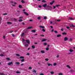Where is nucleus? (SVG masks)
Here are the masks:
<instances>
[{
    "label": "nucleus",
    "mask_w": 75,
    "mask_h": 75,
    "mask_svg": "<svg viewBox=\"0 0 75 75\" xmlns=\"http://www.w3.org/2000/svg\"><path fill=\"white\" fill-rule=\"evenodd\" d=\"M55 21H57L58 22H59V21H61V20H57V19H56V20H55Z\"/></svg>",
    "instance_id": "5701e85b"
},
{
    "label": "nucleus",
    "mask_w": 75,
    "mask_h": 75,
    "mask_svg": "<svg viewBox=\"0 0 75 75\" xmlns=\"http://www.w3.org/2000/svg\"><path fill=\"white\" fill-rule=\"evenodd\" d=\"M45 60L46 61H49V59H48V58H46L45 59Z\"/></svg>",
    "instance_id": "72a5a7b5"
},
{
    "label": "nucleus",
    "mask_w": 75,
    "mask_h": 75,
    "mask_svg": "<svg viewBox=\"0 0 75 75\" xmlns=\"http://www.w3.org/2000/svg\"><path fill=\"white\" fill-rule=\"evenodd\" d=\"M59 75H63V73H59Z\"/></svg>",
    "instance_id": "c85d7f7f"
},
{
    "label": "nucleus",
    "mask_w": 75,
    "mask_h": 75,
    "mask_svg": "<svg viewBox=\"0 0 75 75\" xmlns=\"http://www.w3.org/2000/svg\"><path fill=\"white\" fill-rule=\"evenodd\" d=\"M40 28H45L44 26H40Z\"/></svg>",
    "instance_id": "dca6fc26"
},
{
    "label": "nucleus",
    "mask_w": 75,
    "mask_h": 75,
    "mask_svg": "<svg viewBox=\"0 0 75 75\" xmlns=\"http://www.w3.org/2000/svg\"><path fill=\"white\" fill-rule=\"evenodd\" d=\"M54 33H58V32H57V31H54Z\"/></svg>",
    "instance_id": "6e6d98bb"
},
{
    "label": "nucleus",
    "mask_w": 75,
    "mask_h": 75,
    "mask_svg": "<svg viewBox=\"0 0 75 75\" xmlns=\"http://www.w3.org/2000/svg\"><path fill=\"white\" fill-rule=\"evenodd\" d=\"M7 15V13H4L3 14V15L4 16H6V15Z\"/></svg>",
    "instance_id": "a18cd8bd"
},
{
    "label": "nucleus",
    "mask_w": 75,
    "mask_h": 75,
    "mask_svg": "<svg viewBox=\"0 0 75 75\" xmlns=\"http://www.w3.org/2000/svg\"><path fill=\"white\" fill-rule=\"evenodd\" d=\"M0 56L1 57H3V56H4V54H0Z\"/></svg>",
    "instance_id": "c756f323"
},
{
    "label": "nucleus",
    "mask_w": 75,
    "mask_h": 75,
    "mask_svg": "<svg viewBox=\"0 0 75 75\" xmlns=\"http://www.w3.org/2000/svg\"><path fill=\"white\" fill-rule=\"evenodd\" d=\"M16 55L17 57H20V55L19 54H16Z\"/></svg>",
    "instance_id": "a878e982"
},
{
    "label": "nucleus",
    "mask_w": 75,
    "mask_h": 75,
    "mask_svg": "<svg viewBox=\"0 0 75 75\" xmlns=\"http://www.w3.org/2000/svg\"><path fill=\"white\" fill-rule=\"evenodd\" d=\"M38 20H40L41 19V17L40 16L38 18Z\"/></svg>",
    "instance_id": "ea45409f"
},
{
    "label": "nucleus",
    "mask_w": 75,
    "mask_h": 75,
    "mask_svg": "<svg viewBox=\"0 0 75 75\" xmlns=\"http://www.w3.org/2000/svg\"><path fill=\"white\" fill-rule=\"evenodd\" d=\"M70 52H73L74 51V50H73L72 49H70L69 50Z\"/></svg>",
    "instance_id": "aec40b11"
},
{
    "label": "nucleus",
    "mask_w": 75,
    "mask_h": 75,
    "mask_svg": "<svg viewBox=\"0 0 75 75\" xmlns=\"http://www.w3.org/2000/svg\"><path fill=\"white\" fill-rule=\"evenodd\" d=\"M47 43H44V45H47Z\"/></svg>",
    "instance_id": "49530a36"
},
{
    "label": "nucleus",
    "mask_w": 75,
    "mask_h": 75,
    "mask_svg": "<svg viewBox=\"0 0 75 75\" xmlns=\"http://www.w3.org/2000/svg\"><path fill=\"white\" fill-rule=\"evenodd\" d=\"M28 69H30V70H31L32 69V67H29Z\"/></svg>",
    "instance_id": "473e14b6"
},
{
    "label": "nucleus",
    "mask_w": 75,
    "mask_h": 75,
    "mask_svg": "<svg viewBox=\"0 0 75 75\" xmlns=\"http://www.w3.org/2000/svg\"><path fill=\"white\" fill-rule=\"evenodd\" d=\"M14 2L13 1H11V3H13V4H14Z\"/></svg>",
    "instance_id": "864d4df0"
},
{
    "label": "nucleus",
    "mask_w": 75,
    "mask_h": 75,
    "mask_svg": "<svg viewBox=\"0 0 75 75\" xmlns=\"http://www.w3.org/2000/svg\"><path fill=\"white\" fill-rule=\"evenodd\" d=\"M32 49H35V47L34 45L32 46Z\"/></svg>",
    "instance_id": "4468645a"
},
{
    "label": "nucleus",
    "mask_w": 75,
    "mask_h": 75,
    "mask_svg": "<svg viewBox=\"0 0 75 75\" xmlns=\"http://www.w3.org/2000/svg\"><path fill=\"white\" fill-rule=\"evenodd\" d=\"M2 20V18H1V17H0V21Z\"/></svg>",
    "instance_id": "603ef678"
},
{
    "label": "nucleus",
    "mask_w": 75,
    "mask_h": 75,
    "mask_svg": "<svg viewBox=\"0 0 75 75\" xmlns=\"http://www.w3.org/2000/svg\"><path fill=\"white\" fill-rule=\"evenodd\" d=\"M22 42H23V45H25L26 47H28V44H25V40L23 38L22 39Z\"/></svg>",
    "instance_id": "f257e3e1"
},
{
    "label": "nucleus",
    "mask_w": 75,
    "mask_h": 75,
    "mask_svg": "<svg viewBox=\"0 0 75 75\" xmlns=\"http://www.w3.org/2000/svg\"><path fill=\"white\" fill-rule=\"evenodd\" d=\"M13 4H17V3L16 2H14V3Z\"/></svg>",
    "instance_id": "e2e57ef3"
},
{
    "label": "nucleus",
    "mask_w": 75,
    "mask_h": 75,
    "mask_svg": "<svg viewBox=\"0 0 75 75\" xmlns=\"http://www.w3.org/2000/svg\"><path fill=\"white\" fill-rule=\"evenodd\" d=\"M42 31H43V32H45V30L44 29H43Z\"/></svg>",
    "instance_id": "a19ab883"
},
{
    "label": "nucleus",
    "mask_w": 75,
    "mask_h": 75,
    "mask_svg": "<svg viewBox=\"0 0 75 75\" xmlns=\"http://www.w3.org/2000/svg\"><path fill=\"white\" fill-rule=\"evenodd\" d=\"M68 39V37H65V38H64V41H67Z\"/></svg>",
    "instance_id": "0eeeda50"
},
{
    "label": "nucleus",
    "mask_w": 75,
    "mask_h": 75,
    "mask_svg": "<svg viewBox=\"0 0 75 75\" xmlns=\"http://www.w3.org/2000/svg\"><path fill=\"white\" fill-rule=\"evenodd\" d=\"M61 35L60 34L57 35V37H58V38H59V37H61Z\"/></svg>",
    "instance_id": "ddd939ff"
},
{
    "label": "nucleus",
    "mask_w": 75,
    "mask_h": 75,
    "mask_svg": "<svg viewBox=\"0 0 75 75\" xmlns=\"http://www.w3.org/2000/svg\"><path fill=\"white\" fill-rule=\"evenodd\" d=\"M24 14H25L26 15V16H28L29 15L28 13H27L26 12H24Z\"/></svg>",
    "instance_id": "9b49d317"
},
{
    "label": "nucleus",
    "mask_w": 75,
    "mask_h": 75,
    "mask_svg": "<svg viewBox=\"0 0 75 75\" xmlns=\"http://www.w3.org/2000/svg\"><path fill=\"white\" fill-rule=\"evenodd\" d=\"M53 7H54V9L55 8H56V6H53Z\"/></svg>",
    "instance_id": "bf43d9fd"
},
{
    "label": "nucleus",
    "mask_w": 75,
    "mask_h": 75,
    "mask_svg": "<svg viewBox=\"0 0 75 75\" xmlns=\"http://www.w3.org/2000/svg\"><path fill=\"white\" fill-rule=\"evenodd\" d=\"M20 58L21 59H24V57L23 56H21L20 57Z\"/></svg>",
    "instance_id": "393cba45"
},
{
    "label": "nucleus",
    "mask_w": 75,
    "mask_h": 75,
    "mask_svg": "<svg viewBox=\"0 0 75 75\" xmlns=\"http://www.w3.org/2000/svg\"><path fill=\"white\" fill-rule=\"evenodd\" d=\"M66 67H67V68H69V69H71V67L69 65H67L66 66Z\"/></svg>",
    "instance_id": "6e6552de"
},
{
    "label": "nucleus",
    "mask_w": 75,
    "mask_h": 75,
    "mask_svg": "<svg viewBox=\"0 0 75 75\" xmlns=\"http://www.w3.org/2000/svg\"><path fill=\"white\" fill-rule=\"evenodd\" d=\"M53 65L54 67H55V66H57V64L56 63H54L53 64Z\"/></svg>",
    "instance_id": "f8f14e48"
},
{
    "label": "nucleus",
    "mask_w": 75,
    "mask_h": 75,
    "mask_svg": "<svg viewBox=\"0 0 75 75\" xmlns=\"http://www.w3.org/2000/svg\"><path fill=\"white\" fill-rule=\"evenodd\" d=\"M6 59L7 60V61H10L11 60L10 58L8 57L6 58Z\"/></svg>",
    "instance_id": "2eb2a0df"
},
{
    "label": "nucleus",
    "mask_w": 75,
    "mask_h": 75,
    "mask_svg": "<svg viewBox=\"0 0 75 75\" xmlns=\"http://www.w3.org/2000/svg\"><path fill=\"white\" fill-rule=\"evenodd\" d=\"M21 66H23V65H24V64H21Z\"/></svg>",
    "instance_id": "0e129e2a"
},
{
    "label": "nucleus",
    "mask_w": 75,
    "mask_h": 75,
    "mask_svg": "<svg viewBox=\"0 0 75 75\" xmlns=\"http://www.w3.org/2000/svg\"><path fill=\"white\" fill-rule=\"evenodd\" d=\"M50 73L52 75L54 74V72L53 71H52L50 72Z\"/></svg>",
    "instance_id": "412c9836"
},
{
    "label": "nucleus",
    "mask_w": 75,
    "mask_h": 75,
    "mask_svg": "<svg viewBox=\"0 0 75 75\" xmlns=\"http://www.w3.org/2000/svg\"><path fill=\"white\" fill-rule=\"evenodd\" d=\"M26 42H27V43L28 44H30V40H25Z\"/></svg>",
    "instance_id": "423d86ee"
},
{
    "label": "nucleus",
    "mask_w": 75,
    "mask_h": 75,
    "mask_svg": "<svg viewBox=\"0 0 75 75\" xmlns=\"http://www.w3.org/2000/svg\"><path fill=\"white\" fill-rule=\"evenodd\" d=\"M15 64H17L18 65H19V64H20V63L18 62H16Z\"/></svg>",
    "instance_id": "a211bd4d"
},
{
    "label": "nucleus",
    "mask_w": 75,
    "mask_h": 75,
    "mask_svg": "<svg viewBox=\"0 0 75 75\" xmlns=\"http://www.w3.org/2000/svg\"><path fill=\"white\" fill-rule=\"evenodd\" d=\"M71 26L73 27H75V26L73 24L71 25Z\"/></svg>",
    "instance_id": "5fc2aeb1"
},
{
    "label": "nucleus",
    "mask_w": 75,
    "mask_h": 75,
    "mask_svg": "<svg viewBox=\"0 0 75 75\" xmlns=\"http://www.w3.org/2000/svg\"><path fill=\"white\" fill-rule=\"evenodd\" d=\"M42 8V5H39L38 6V10H40L41 9H39V8Z\"/></svg>",
    "instance_id": "f03ea898"
},
{
    "label": "nucleus",
    "mask_w": 75,
    "mask_h": 75,
    "mask_svg": "<svg viewBox=\"0 0 75 75\" xmlns=\"http://www.w3.org/2000/svg\"><path fill=\"white\" fill-rule=\"evenodd\" d=\"M27 55H30V54L29 53H28L26 54Z\"/></svg>",
    "instance_id": "13d9d810"
},
{
    "label": "nucleus",
    "mask_w": 75,
    "mask_h": 75,
    "mask_svg": "<svg viewBox=\"0 0 75 75\" xmlns=\"http://www.w3.org/2000/svg\"><path fill=\"white\" fill-rule=\"evenodd\" d=\"M13 32V30H11L9 32V33H11Z\"/></svg>",
    "instance_id": "de8ad7c7"
},
{
    "label": "nucleus",
    "mask_w": 75,
    "mask_h": 75,
    "mask_svg": "<svg viewBox=\"0 0 75 75\" xmlns=\"http://www.w3.org/2000/svg\"><path fill=\"white\" fill-rule=\"evenodd\" d=\"M41 53H42V54H44L45 53V50H42L41 51Z\"/></svg>",
    "instance_id": "1a4fd4ad"
},
{
    "label": "nucleus",
    "mask_w": 75,
    "mask_h": 75,
    "mask_svg": "<svg viewBox=\"0 0 75 75\" xmlns=\"http://www.w3.org/2000/svg\"><path fill=\"white\" fill-rule=\"evenodd\" d=\"M44 19L45 20L46 19H47V17H46V16H45V17H44Z\"/></svg>",
    "instance_id": "09e8293b"
},
{
    "label": "nucleus",
    "mask_w": 75,
    "mask_h": 75,
    "mask_svg": "<svg viewBox=\"0 0 75 75\" xmlns=\"http://www.w3.org/2000/svg\"><path fill=\"white\" fill-rule=\"evenodd\" d=\"M12 6H16V5L13 4H12Z\"/></svg>",
    "instance_id": "052dcab7"
},
{
    "label": "nucleus",
    "mask_w": 75,
    "mask_h": 75,
    "mask_svg": "<svg viewBox=\"0 0 75 75\" xmlns=\"http://www.w3.org/2000/svg\"><path fill=\"white\" fill-rule=\"evenodd\" d=\"M7 24H12V23L11 22H7Z\"/></svg>",
    "instance_id": "f704fd0d"
},
{
    "label": "nucleus",
    "mask_w": 75,
    "mask_h": 75,
    "mask_svg": "<svg viewBox=\"0 0 75 75\" xmlns=\"http://www.w3.org/2000/svg\"><path fill=\"white\" fill-rule=\"evenodd\" d=\"M40 75H44V74L43 73H41L40 74Z\"/></svg>",
    "instance_id": "680f3d73"
},
{
    "label": "nucleus",
    "mask_w": 75,
    "mask_h": 75,
    "mask_svg": "<svg viewBox=\"0 0 75 75\" xmlns=\"http://www.w3.org/2000/svg\"><path fill=\"white\" fill-rule=\"evenodd\" d=\"M42 3H45V2H46V1H45L44 0H43L42 1Z\"/></svg>",
    "instance_id": "58836bf2"
},
{
    "label": "nucleus",
    "mask_w": 75,
    "mask_h": 75,
    "mask_svg": "<svg viewBox=\"0 0 75 75\" xmlns=\"http://www.w3.org/2000/svg\"><path fill=\"white\" fill-rule=\"evenodd\" d=\"M55 2V1H53L52 2H51L50 3V4L52 5L53 4V3H54V2Z\"/></svg>",
    "instance_id": "b1692460"
},
{
    "label": "nucleus",
    "mask_w": 75,
    "mask_h": 75,
    "mask_svg": "<svg viewBox=\"0 0 75 75\" xmlns=\"http://www.w3.org/2000/svg\"><path fill=\"white\" fill-rule=\"evenodd\" d=\"M70 72H74V71L72 69H71L70 70Z\"/></svg>",
    "instance_id": "2f4dec72"
},
{
    "label": "nucleus",
    "mask_w": 75,
    "mask_h": 75,
    "mask_svg": "<svg viewBox=\"0 0 75 75\" xmlns=\"http://www.w3.org/2000/svg\"><path fill=\"white\" fill-rule=\"evenodd\" d=\"M22 24L23 25H25V23H22Z\"/></svg>",
    "instance_id": "69168bd1"
},
{
    "label": "nucleus",
    "mask_w": 75,
    "mask_h": 75,
    "mask_svg": "<svg viewBox=\"0 0 75 75\" xmlns=\"http://www.w3.org/2000/svg\"><path fill=\"white\" fill-rule=\"evenodd\" d=\"M67 29H69L70 28V27L67 26Z\"/></svg>",
    "instance_id": "c03bdc74"
},
{
    "label": "nucleus",
    "mask_w": 75,
    "mask_h": 75,
    "mask_svg": "<svg viewBox=\"0 0 75 75\" xmlns=\"http://www.w3.org/2000/svg\"><path fill=\"white\" fill-rule=\"evenodd\" d=\"M16 73L17 74H20V71H16Z\"/></svg>",
    "instance_id": "8fccbe9b"
},
{
    "label": "nucleus",
    "mask_w": 75,
    "mask_h": 75,
    "mask_svg": "<svg viewBox=\"0 0 75 75\" xmlns=\"http://www.w3.org/2000/svg\"><path fill=\"white\" fill-rule=\"evenodd\" d=\"M46 51H48L49 50V47H47L46 49Z\"/></svg>",
    "instance_id": "4c0bfd02"
},
{
    "label": "nucleus",
    "mask_w": 75,
    "mask_h": 75,
    "mask_svg": "<svg viewBox=\"0 0 75 75\" xmlns=\"http://www.w3.org/2000/svg\"><path fill=\"white\" fill-rule=\"evenodd\" d=\"M33 28L32 27H29L27 28V29H31V28Z\"/></svg>",
    "instance_id": "4be33fe9"
},
{
    "label": "nucleus",
    "mask_w": 75,
    "mask_h": 75,
    "mask_svg": "<svg viewBox=\"0 0 75 75\" xmlns=\"http://www.w3.org/2000/svg\"><path fill=\"white\" fill-rule=\"evenodd\" d=\"M47 6V4H43L42 5V6L44 7V8H45Z\"/></svg>",
    "instance_id": "20e7f679"
},
{
    "label": "nucleus",
    "mask_w": 75,
    "mask_h": 75,
    "mask_svg": "<svg viewBox=\"0 0 75 75\" xmlns=\"http://www.w3.org/2000/svg\"><path fill=\"white\" fill-rule=\"evenodd\" d=\"M69 20H74V19L71 18H69Z\"/></svg>",
    "instance_id": "6ab92c4d"
},
{
    "label": "nucleus",
    "mask_w": 75,
    "mask_h": 75,
    "mask_svg": "<svg viewBox=\"0 0 75 75\" xmlns=\"http://www.w3.org/2000/svg\"><path fill=\"white\" fill-rule=\"evenodd\" d=\"M69 40L70 41H72V39L71 38H70V39H69Z\"/></svg>",
    "instance_id": "4d7b16f0"
},
{
    "label": "nucleus",
    "mask_w": 75,
    "mask_h": 75,
    "mask_svg": "<svg viewBox=\"0 0 75 75\" xmlns=\"http://www.w3.org/2000/svg\"><path fill=\"white\" fill-rule=\"evenodd\" d=\"M48 66H51L52 67V64H50V63H47V64Z\"/></svg>",
    "instance_id": "9d476101"
},
{
    "label": "nucleus",
    "mask_w": 75,
    "mask_h": 75,
    "mask_svg": "<svg viewBox=\"0 0 75 75\" xmlns=\"http://www.w3.org/2000/svg\"><path fill=\"white\" fill-rule=\"evenodd\" d=\"M63 30H64L63 29H61V31H63Z\"/></svg>",
    "instance_id": "338daca9"
},
{
    "label": "nucleus",
    "mask_w": 75,
    "mask_h": 75,
    "mask_svg": "<svg viewBox=\"0 0 75 75\" xmlns=\"http://www.w3.org/2000/svg\"><path fill=\"white\" fill-rule=\"evenodd\" d=\"M12 64H13V62H11L10 63L8 64V65H11Z\"/></svg>",
    "instance_id": "f3484780"
},
{
    "label": "nucleus",
    "mask_w": 75,
    "mask_h": 75,
    "mask_svg": "<svg viewBox=\"0 0 75 75\" xmlns=\"http://www.w3.org/2000/svg\"><path fill=\"white\" fill-rule=\"evenodd\" d=\"M19 8H22V6L21 5H19L18 6Z\"/></svg>",
    "instance_id": "cd10ccee"
},
{
    "label": "nucleus",
    "mask_w": 75,
    "mask_h": 75,
    "mask_svg": "<svg viewBox=\"0 0 75 75\" xmlns=\"http://www.w3.org/2000/svg\"><path fill=\"white\" fill-rule=\"evenodd\" d=\"M21 2H22L23 3H24V1H23V0H22V1H21Z\"/></svg>",
    "instance_id": "3c124183"
},
{
    "label": "nucleus",
    "mask_w": 75,
    "mask_h": 75,
    "mask_svg": "<svg viewBox=\"0 0 75 75\" xmlns=\"http://www.w3.org/2000/svg\"><path fill=\"white\" fill-rule=\"evenodd\" d=\"M23 21V20H22V19H19L18 20V21H19V22H21V21Z\"/></svg>",
    "instance_id": "c9c22d12"
},
{
    "label": "nucleus",
    "mask_w": 75,
    "mask_h": 75,
    "mask_svg": "<svg viewBox=\"0 0 75 75\" xmlns=\"http://www.w3.org/2000/svg\"><path fill=\"white\" fill-rule=\"evenodd\" d=\"M47 41V39H43L42 40V42H44V41Z\"/></svg>",
    "instance_id": "39448f33"
},
{
    "label": "nucleus",
    "mask_w": 75,
    "mask_h": 75,
    "mask_svg": "<svg viewBox=\"0 0 75 75\" xmlns=\"http://www.w3.org/2000/svg\"><path fill=\"white\" fill-rule=\"evenodd\" d=\"M62 34L63 35H67V33H66L65 32L63 33Z\"/></svg>",
    "instance_id": "bb28decb"
},
{
    "label": "nucleus",
    "mask_w": 75,
    "mask_h": 75,
    "mask_svg": "<svg viewBox=\"0 0 75 75\" xmlns=\"http://www.w3.org/2000/svg\"><path fill=\"white\" fill-rule=\"evenodd\" d=\"M31 31L32 33H35V30H32Z\"/></svg>",
    "instance_id": "7c9ffc66"
},
{
    "label": "nucleus",
    "mask_w": 75,
    "mask_h": 75,
    "mask_svg": "<svg viewBox=\"0 0 75 75\" xmlns=\"http://www.w3.org/2000/svg\"><path fill=\"white\" fill-rule=\"evenodd\" d=\"M23 18V17H19V18Z\"/></svg>",
    "instance_id": "774afa93"
},
{
    "label": "nucleus",
    "mask_w": 75,
    "mask_h": 75,
    "mask_svg": "<svg viewBox=\"0 0 75 75\" xmlns=\"http://www.w3.org/2000/svg\"><path fill=\"white\" fill-rule=\"evenodd\" d=\"M59 6V5H56V7H58Z\"/></svg>",
    "instance_id": "37998d69"
},
{
    "label": "nucleus",
    "mask_w": 75,
    "mask_h": 75,
    "mask_svg": "<svg viewBox=\"0 0 75 75\" xmlns=\"http://www.w3.org/2000/svg\"><path fill=\"white\" fill-rule=\"evenodd\" d=\"M24 61H25V60L24 59H23L21 60V62H24Z\"/></svg>",
    "instance_id": "e433bc0d"
},
{
    "label": "nucleus",
    "mask_w": 75,
    "mask_h": 75,
    "mask_svg": "<svg viewBox=\"0 0 75 75\" xmlns=\"http://www.w3.org/2000/svg\"><path fill=\"white\" fill-rule=\"evenodd\" d=\"M25 36V33H22L21 35V36L22 37H24V36Z\"/></svg>",
    "instance_id": "7ed1b4c3"
},
{
    "label": "nucleus",
    "mask_w": 75,
    "mask_h": 75,
    "mask_svg": "<svg viewBox=\"0 0 75 75\" xmlns=\"http://www.w3.org/2000/svg\"><path fill=\"white\" fill-rule=\"evenodd\" d=\"M33 72L34 73H36V71L34 70L33 71Z\"/></svg>",
    "instance_id": "79ce46f5"
}]
</instances>
